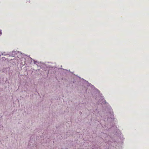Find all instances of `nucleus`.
Listing matches in <instances>:
<instances>
[{
  "label": "nucleus",
  "mask_w": 149,
  "mask_h": 149,
  "mask_svg": "<svg viewBox=\"0 0 149 149\" xmlns=\"http://www.w3.org/2000/svg\"><path fill=\"white\" fill-rule=\"evenodd\" d=\"M1 34V30H0V35Z\"/></svg>",
  "instance_id": "1"
}]
</instances>
